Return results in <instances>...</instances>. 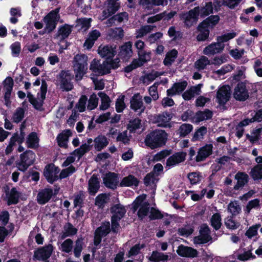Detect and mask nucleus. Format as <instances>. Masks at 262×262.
Returning a JSON list of instances; mask_svg holds the SVG:
<instances>
[{"label":"nucleus","instance_id":"nucleus-1","mask_svg":"<svg viewBox=\"0 0 262 262\" xmlns=\"http://www.w3.org/2000/svg\"><path fill=\"white\" fill-rule=\"evenodd\" d=\"M213 12V5L211 2L207 3L205 6L200 8L196 7L190 10L188 13L183 15V18L184 19V23L187 27L191 26L196 23L198 17H205Z\"/></svg>","mask_w":262,"mask_h":262},{"label":"nucleus","instance_id":"nucleus-2","mask_svg":"<svg viewBox=\"0 0 262 262\" xmlns=\"http://www.w3.org/2000/svg\"><path fill=\"white\" fill-rule=\"evenodd\" d=\"M167 137V135L164 130H155L146 136L145 143L150 148L154 149L165 144Z\"/></svg>","mask_w":262,"mask_h":262},{"label":"nucleus","instance_id":"nucleus-3","mask_svg":"<svg viewBox=\"0 0 262 262\" xmlns=\"http://www.w3.org/2000/svg\"><path fill=\"white\" fill-rule=\"evenodd\" d=\"M73 71L76 80H80L88 69V57L83 54H77L73 60Z\"/></svg>","mask_w":262,"mask_h":262},{"label":"nucleus","instance_id":"nucleus-4","mask_svg":"<svg viewBox=\"0 0 262 262\" xmlns=\"http://www.w3.org/2000/svg\"><path fill=\"white\" fill-rule=\"evenodd\" d=\"M36 156L34 152L29 150L20 155L19 160L16 162L18 169L22 171H26L32 165L35 160Z\"/></svg>","mask_w":262,"mask_h":262},{"label":"nucleus","instance_id":"nucleus-5","mask_svg":"<svg viewBox=\"0 0 262 262\" xmlns=\"http://www.w3.org/2000/svg\"><path fill=\"white\" fill-rule=\"evenodd\" d=\"M146 195L139 196L133 203V209L135 212L138 208V215L139 217L143 219L147 215L149 211V204L145 201Z\"/></svg>","mask_w":262,"mask_h":262},{"label":"nucleus","instance_id":"nucleus-6","mask_svg":"<svg viewBox=\"0 0 262 262\" xmlns=\"http://www.w3.org/2000/svg\"><path fill=\"white\" fill-rule=\"evenodd\" d=\"M112 216V229L114 232H117L119 229L118 221L124 215L126 210L120 204H117L111 208Z\"/></svg>","mask_w":262,"mask_h":262},{"label":"nucleus","instance_id":"nucleus-7","mask_svg":"<svg viewBox=\"0 0 262 262\" xmlns=\"http://www.w3.org/2000/svg\"><path fill=\"white\" fill-rule=\"evenodd\" d=\"M59 9H56L51 11L43 18V22L45 24V30L50 33L56 28L57 21L59 19Z\"/></svg>","mask_w":262,"mask_h":262},{"label":"nucleus","instance_id":"nucleus-8","mask_svg":"<svg viewBox=\"0 0 262 262\" xmlns=\"http://www.w3.org/2000/svg\"><path fill=\"white\" fill-rule=\"evenodd\" d=\"M139 59L134 60L130 64L125 68V72L128 73L138 67L143 66L150 59V53L138 51Z\"/></svg>","mask_w":262,"mask_h":262},{"label":"nucleus","instance_id":"nucleus-9","mask_svg":"<svg viewBox=\"0 0 262 262\" xmlns=\"http://www.w3.org/2000/svg\"><path fill=\"white\" fill-rule=\"evenodd\" d=\"M90 69L95 73L103 75L110 72L111 66L108 61L101 63L99 60L95 59L91 63Z\"/></svg>","mask_w":262,"mask_h":262},{"label":"nucleus","instance_id":"nucleus-10","mask_svg":"<svg viewBox=\"0 0 262 262\" xmlns=\"http://www.w3.org/2000/svg\"><path fill=\"white\" fill-rule=\"evenodd\" d=\"M47 91V85L46 82L43 81L42 82L40 87V93L38 94V99L36 100L33 96L30 93H28L27 97L30 103L36 109H39L42 106V101L46 98V95Z\"/></svg>","mask_w":262,"mask_h":262},{"label":"nucleus","instance_id":"nucleus-11","mask_svg":"<svg viewBox=\"0 0 262 262\" xmlns=\"http://www.w3.org/2000/svg\"><path fill=\"white\" fill-rule=\"evenodd\" d=\"M14 85L13 79L10 77H7L3 82V92L5 104L7 106L11 104V96Z\"/></svg>","mask_w":262,"mask_h":262},{"label":"nucleus","instance_id":"nucleus-12","mask_svg":"<svg viewBox=\"0 0 262 262\" xmlns=\"http://www.w3.org/2000/svg\"><path fill=\"white\" fill-rule=\"evenodd\" d=\"M211 239L209 227L206 225H203L200 230V235L194 238L193 242L195 244H201L206 243Z\"/></svg>","mask_w":262,"mask_h":262},{"label":"nucleus","instance_id":"nucleus-13","mask_svg":"<svg viewBox=\"0 0 262 262\" xmlns=\"http://www.w3.org/2000/svg\"><path fill=\"white\" fill-rule=\"evenodd\" d=\"M234 98L239 101H245L249 97V94L244 82H239L235 86L233 93Z\"/></svg>","mask_w":262,"mask_h":262},{"label":"nucleus","instance_id":"nucleus-14","mask_svg":"<svg viewBox=\"0 0 262 262\" xmlns=\"http://www.w3.org/2000/svg\"><path fill=\"white\" fill-rule=\"evenodd\" d=\"M230 91L229 85H224L219 89L216 94V101L220 104H224L229 100Z\"/></svg>","mask_w":262,"mask_h":262},{"label":"nucleus","instance_id":"nucleus-15","mask_svg":"<svg viewBox=\"0 0 262 262\" xmlns=\"http://www.w3.org/2000/svg\"><path fill=\"white\" fill-rule=\"evenodd\" d=\"M225 45L217 40L216 42L212 43L205 47L203 51L204 54L208 56L220 53L224 50Z\"/></svg>","mask_w":262,"mask_h":262},{"label":"nucleus","instance_id":"nucleus-16","mask_svg":"<svg viewBox=\"0 0 262 262\" xmlns=\"http://www.w3.org/2000/svg\"><path fill=\"white\" fill-rule=\"evenodd\" d=\"M103 181L104 184L106 187L114 189L117 188L119 178L116 173L108 172L104 176Z\"/></svg>","mask_w":262,"mask_h":262},{"label":"nucleus","instance_id":"nucleus-17","mask_svg":"<svg viewBox=\"0 0 262 262\" xmlns=\"http://www.w3.org/2000/svg\"><path fill=\"white\" fill-rule=\"evenodd\" d=\"M186 153L178 152L170 156L166 161V166L171 167L184 162L185 160Z\"/></svg>","mask_w":262,"mask_h":262},{"label":"nucleus","instance_id":"nucleus-18","mask_svg":"<svg viewBox=\"0 0 262 262\" xmlns=\"http://www.w3.org/2000/svg\"><path fill=\"white\" fill-rule=\"evenodd\" d=\"M59 171V169L54 165H48L46 166L43 173L48 181L52 183L57 179Z\"/></svg>","mask_w":262,"mask_h":262},{"label":"nucleus","instance_id":"nucleus-19","mask_svg":"<svg viewBox=\"0 0 262 262\" xmlns=\"http://www.w3.org/2000/svg\"><path fill=\"white\" fill-rule=\"evenodd\" d=\"M53 250L52 245L49 244L36 251L34 253V256L38 260H46L50 257Z\"/></svg>","mask_w":262,"mask_h":262},{"label":"nucleus","instance_id":"nucleus-20","mask_svg":"<svg viewBox=\"0 0 262 262\" xmlns=\"http://www.w3.org/2000/svg\"><path fill=\"white\" fill-rule=\"evenodd\" d=\"M172 117V114L167 112H163L159 114L156 117L155 122L158 125L161 127H170V121Z\"/></svg>","mask_w":262,"mask_h":262},{"label":"nucleus","instance_id":"nucleus-21","mask_svg":"<svg viewBox=\"0 0 262 262\" xmlns=\"http://www.w3.org/2000/svg\"><path fill=\"white\" fill-rule=\"evenodd\" d=\"M130 107L136 112H143L145 107L142 102V97L139 94H135L130 100Z\"/></svg>","mask_w":262,"mask_h":262},{"label":"nucleus","instance_id":"nucleus-22","mask_svg":"<svg viewBox=\"0 0 262 262\" xmlns=\"http://www.w3.org/2000/svg\"><path fill=\"white\" fill-rule=\"evenodd\" d=\"M177 253L181 256L187 257H195L197 256L196 250L191 247L180 245L177 250Z\"/></svg>","mask_w":262,"mask_h":262},{"label":"nucleus","instance_id":"nucleus-23","mask_svg":"<svg viewBox=\"0 0 262 262\" xmlns=\"http://www.w3.org/2000/svg\"><path fill=\"white\" fill-rule=\"evenodd\" d=\"M71 81L70 75L67 72H62L60 74V88L63 91H71L73 89V84Z\"/></svg>","mask_w":262,"mask_h":262},{"label":"nucleus","instance_id":"nucleus-24","mask_svg":"<svg viewBox=\"0 0 262 262\" xmlns=\"http://www.w3.org/2000/svg\"><path fill=\"white\" fill-rule=\"evenodd\" d=\"M139 180L135 176L129 174L125 177L121 181L119 185L120 187H137L139 185Z\"/></svg>","mask_w":262,"mask_h":262},{"label":"nucleus","instance_id":"nucleus-25","mask_svg":"<svg viewBox=\"0 0 262 262\" xmlns=\"http://www.w3.org/2000/svg\"><path fill=\"white\" fill-rule=\"evenodd\" d=\"M235 179L236 180V183L234 186V189L237 190L243 188L248 183L249 176L245 172L238 171L235 175Z\"/></svg>","mask_w":262,"mask_h":262},{"label":"nucleus","instance_id":"nucleus-26","mask_svg":"<svg viewBox=\"0 0 262 262\" xmlns=\"http://www.w3.org/2000/svg\"><path fill=\"white\" fill-rule=\"evenodd\" d=\"M72 136V132L70 129H66L58 134L56 138L58 145L62 148H67L69 138Z\"/></svg>","mask_w":262,"mask_h":262},{"label":"nucleus","instance_id":"nucleus-27","mask_svg":"<svg viewBox=\"0 0 262 262\" xmlns=\"http://www.w3.org/2000/svg\"><path fill=\"white\" fill-rule=\"evenodd\" d=\"M202 86V84H199L190 87L183 94V99L185 100H189L194 98L195 96L200 95L201 93Z\"/></svg>","mask_w":262,"mask_h":262},{"label":"nucleus","instance_id":"nucleus-28","mask_svg":"<svg viewBox=\"0 0 262 262\" xmlns=\"http://www.w3.org/2000/svg\"><path fill=\"white\" fill-rule=\"evenodd\" d=\"M187 85V82L186 81L175 83L170 89L167 90V95L172 96L179 94L185 89Z\"/></svg>","mask_w":262,"mask_h":262},{"label":"nucleus","instance_id":"nucleus-29","mask_svg":"<svg viewBox=\"0 0 262 262\" xmlns=\"http://www.w3.org/2000/svg\"><path fill=\"white\" fill-rule=\"evenodd\" d=\"M212 145L207 144L201 148L198 152V155L195 157V160L197 162L204 161L207 157L212 154Z\"/></svg>","mask_w":262,"mask_h":262},{"label":"nucleus","instance_id":"nucleus-30","mask_svg":"<svg viewBox=\"0 0 262 262\" xmlns=\"http://www.w3.org/2000/svg\"><path fill=\"white\" fill-rule=\"evenodd\" d=\"M157 0H140L139 4L141 5L148 14H155L158 12V9L154 8L156 6Z\"/></svg>","mask_w":262,"mask_h":262},{"label":"nucleus","instance_id":"nucleus-31","mask_svg":"<svg viewBox=\"0 0 262 262\" xmlns=\"http://www.w3.org/2000/svg\"><path fill=\"white\" fill-rule=\"evenodd\" d=\"M119 0H109L108 1L107 8L103 12L105 18L115 13L120 7Z\"/></svg>","mask_w":262,"mask_h":262},{"label":"nucleus","instance_id":"nucleus-32","mask_svg":"<svg viewBox=\"0 0 262 262\" xmlns=\"http://www.w3.org/2000/svg\"><path fill=\"white\" fill-rule=\"evenodd\" d=\"M98 52L101 57L107 59L113 57L117 52L115 47L110 46H100Z\"/></svg>","mask_w":262,"mask_h":262},{"label":"nucleus","instance_id":"nucleus-33","mask_svg":"<svg viewBox=\"0 0 262 262\" xmlns=\"http://www.w3.org/2000/svg\"><path fill=\"white\" fill-rule=\"evenodd\" d=\"M53 191L51 189H45L38 193L37 201L40 204H45L50 200Z\"/></svg>","mask_w":262,"mask_h":262},{"label":"nucleus","instance_id":"nucleus-34","mask_svg":"<svg viewBox=\"0 0 262 262\" xmlns=\"http://www.w3.org/2000/svg\"><path fill=\"white\" fill-rule=\"evenodd\" d=\"M6 196L8 205L16 204L18 202L20 194L16 188L13 187L6 193Z\"/></svg>","mask_w":262,"mask_h":262},{"label":"nucleus","instance_id":"nucleus-35","mask_svg":"<svg viewBox=\"0 0 262 262\" xmlns=\"http://www.w3.org/2000/svg\"><path fill=\"white\" fill-rule=\"evenodd\" d=\"M100 36L99 31L95 30L90 33L89 37L84 43V47L87 49H90L94 44L95 41Z\"/></svg>","mask_w":262,"mask_h":262},{"label":"nucleus","instance_id":"nucleus-36","mask_svg":"<svg viewBox=\"0 0 262 262\" xmlns=\"http://www.w3.org/2000/svg\"><path fill=\"white\" fill-rule=\"evenodd\" d=\"M212 112L208 110L197 112L193 117V122L196 123L210 119Z\"/></svg>","mask_w":262,"mask_h":262},{"label":"nucleus","instance_id":"nucleus-37","mask_svg":"<svg viewBox=\"0 0 262 262\" xmlns=\"http://www.w3.org/2000/svg\"><path fill=\"white\" fill-rule=\"evenodd\" d=\"M94 147L97 151H100L109 143L107 138L104 135H99L94 139Z\"/></svg>","mask_w":262,"mask_h":262},{"label":"nucleus","instance_id":"nucleus-38","mask_svg":"<svg viewBox=\"0 0 262 262\" xmlns=\"http://www.w3.org/2000/svg\"><path fill=\"white\" fill-rule=\"evenodd\" d=\"M158 181V174L150 172L147 174L144 178V184L146 186L155 190L156 184Z\"/></svg>","mask_w":262,"mask_h":262},{"label":"nucleus","instance_id":"nucleus-39","mask_svg":"<svg viewBox=\"0 0 262 262\" xmlns=\"http://www.w3.org/2000/svg\"><path fill=\"white\" fill-rule=\"evenodd\" d=\"M242 0H223L222 2L216 1L214 2V7H221L222 5L227 7L228 8L233 9L235 8L241 3Z\"/></svg>","mask_w":262,"mask_h":262},{"label":"nucleus","instance_id":"nucleus-40","mask_svg":"<svg viewBox=\"0 0 262 262\" xmlns=\"http://www.w3.org/2000/svg\"><path fill=\"white\" fill-rule=\"evenodd\" d=\"M92 139H89L86 142L83 143L80 148L76 149L73 152V154L77 156L79 159L85 152L90 150V145L92 143Z\"/></svg>","mask_w":262,"mask_h":262},{"label":"nucleus","instance_id":"nucleus-41","mask_svg":"<svg viewBox=\"0 0 262 262\" xmlns=\"http://www.w3.org/2000/svg\"><path fill=\"white\" fill-rule=\"evenodd\" d=\"M24 137L25 133L22 130L20 132V135L16 133L10 138L8 144L14 148L16 146L17 143L18 144H21L23 143Z\"/></svg>","mask_w":262,"mask_h":262},{"label":"nucleus","instance_id":"nucleus-42","mask_svg":"<svg viewBox=\"0 0 262 262\" xmlns=\"http://www.w3.org/2000/svg\"><path fill=\"white\" fill-rule=\"evenodd\" d=\"M26 144L28 148H35L38 146L39 138L36 133L32 132L30 133L26 140Z\"/></svg>","mask_w":262,"mask_h":262},{"label":"nucleus","instance_id":"nucleus-43","mask_svg":"<svg viewBox=\"0 0 262 262\" xmlns=\"http://www.w3.org/2000/svg\"><path fill=\"white\" fill-rule=\"evenodd\" d=\"M211 64V62L208 57L202 56L194 64V67L197 70L201 71L205 69L207 66Z\"/></svg>","mask_w":262,"mask_h":262},{"label":"nucleus","instance_id":"nucleus-44","mask_svg":"<svg viewBox=\"0 0 262 262\" xmlns=\"http://www.w3.org/2000/svg\"><path fill=\"white\" fill-rule=\"evenodd\" d=\"M132 47V44L130 41L126 42L122 46L120 51V56L124 59H127L131 57L133 54Z\"/></svg>","mask_w":262,"mask_h":262},{"label":"nucleus","instance_id":"nucleus-45","mask_svg":"<svg viewBox=\"0 0 262 262\" xmlns=\"http://www.w3.org/2000/svg\"><path fill=\"white\" fill-rule=\"evenodd\" d=\"M99 188V183L96 176L93 175L89 181V190L90 193L94 195Z\"/></svg>","mask_w":262,"mask_h":262},{"label":"nucleus","instance_id":"nucleus-46","mask_svg":"<svg viewBox=\"0 0 262 262\" xmlns=\"http://www.w3.org/2000/svg\"><path fill=\"white\" fill-rule=\"evenodd\" d=\"M98 95L101 99V104L99 106L100 110L105 111L110 106L111 100L110 97L102 92H99Z\"/></svg>","mask_w":262,"mask_h":262},{"label":"nucleus","instance_id":"nucleus-47","mask_svg":"<svg viewBox=\"0 0 262 262\" xmlns=\"http://www.w3.org/2000/svg\"><path fill=\"white\" fill-rule=\"evenodd\" d=\"M205 25V23H201L198 27V30L200 32L197 36V39L199 41H204L209 36V31L208 28Z\"/></svg>","mask_w":262,"mask_h":262},{"label":"nucleus","instance_id":"nucleus-48","mask_svg":"<svg viewBox=\"0 0 262 262\" xmlns=\"http://www.w3.org/2000/svg\"><path fill=\"white\" fill-rule=\"evenodd\" d=\"M73 248V242L72 239L68 238L61 243L59 246V249L62 252L69 253L71 252Z\"/></svg>","mask_w":262,"mask_h":262},{"label":"nucleus","instance_id":"nucleus-49","mask_svg":"<svg viewBox=\"0 0 262 262\" xmlns=\"http://www.w3.org/2000/svg\"><path fill=\"white\" fill-rule=\"evenodd\" d=\"M71 27L68 25H64L60 27L58 31L57 37L60 39H64L68 37L71 32Z\"/></svg>","mask_w":262,"mask_h":262},{"label":"nucleus","instance_id":"nucleus-50","mask_svg":"<svg viewBox=\"0 0 262 262\" xmlns=\"http://www.w3.org/2000/svg\"><path fill=\"white\" fill-rule=\"evenodd\" d=\"M128 19V14L126 12H122L114 15L107 21L106 24H112L117 21L118 23H122L127 20Z\"/></svg>","mask_w":262,"mask_h":262},{"label":"nucleus","instance_id":"nucleus-51","mask_svg":"<svg viewBox=\"0 0 262 262\" xmlns=\"http://www.w3.org/2000/svg\"><path fill=\"white\" fill-rule=\"evenodd\" d=\"M250 176L254 180L262 179V164L255 166L250 172Z\"/></svg>","mask_w":262,"mask_h":262},{"label":"nucleus","instance_id":"nucleus-52","mask_svg":"<svg viewBox=\"0 0 262 262\" xmlns=\"http://www.w3.org/2000/svg\"><path fill=\"white\" fill-rule=\"evenodd\" d=\"M155 27V26L152 25H145L142 26L140 29L136 31V37L141 38L143 37L144 36L146 35L147 33L151 32Z\"/></svg>","mask_w":262,"mask_h":262},{"label":"nucleus","instance_id":"nucleus-53","mask_svg":"<svg viewBox=\"0 0 262 262\" xmlns=\"http://www.w3.org/2000/svg\"><path fill=\"white\" fill-rule=\"evenodd\" d=\"M160 75L161 74L158 72L153 71L142 76V81L144 84L148 85Z\"/></svg>","mask_w":262,"mask_h":262},{"label":"nucleus","instance_id":"nucleus-54","mask_svg":"<svg viewBox=\"0 0 262 262\" xmlns=\"http://www.w3.org/2000/svg\"><path fill=\"white\" fill-rule=\"evenodd\" d=\"M77 231V230L72 224L68 223L64 227V230L61 237L62 238H64L66 237L75 235Z\"/></svg>","mask_w":262,"mask_h":262},{"label":"nucleus","instance_id":"nucleus-55","mask_svg":"<svg viewBox=\"0 0 262 262\" xmlns=\"http://www.w3.org/2000/svg\"><path fill=\"white\" fill-rule=\"evenodd\" d=\"M178 52L176 50H172L168 52L164 60V64L165 66H170L174 62L177 57Z\"/></svg>","mask_w":262,"mask_h":262},{"label":"nucleus","instance_id":"nucleus-56","mask_svg":"<svg viewBox=\"0 0 262 262\" xmlns=\"http://www.w3.org/2000/svg\"><path fill=\"white\" fill-rule=\"evenodd\" d=\"M108 35L115 39H121L124 36V32L121 28H116L115 29H111L108 32Z\"/></svg>","mask_w":262,"mask_h":262},{"label":"nucleus","instance_id":"nucleus-57","mask_svg":"<svg viewBox=\"0 0 262 262\" xmlns=\"http://www.w3.org/2000/svg\"><path fill=\"white\" fill-rule=\"evenodd\" d=\"M168 255L158 251H153L149 257V260L155 262H159L167 260Z\"/></svg>","mask_w":262,"mask_h":262},{"label":"nucleus","instance_id":"nucleus-58","mask_svg":"<svg viewBox=\"0 0 262 262\" xmlns=\"http://www.w3.org/2000/svg\"><path fill=\"white\" fill-rule=\"evenodd\" d=\"M91 18H81L77 20V25L81 30L86 31L91 27Z\"/></svg>","mask_w":262,"mask_h":262},{"label":"nucleus","instance_id":"nucleus-59","mask_svg":"<svg viewBox=\"0 0 262 262\" xmlns=\"http://www.w3.org/2000/svg\"><path fill=\"white\" fill-rule=\"evenodd\" d=\"M210 222L211 226L215 229L217 230L220 228L221 223V217L219 213L214 214L211 217Z\"/></svg>","mask_w":262,"mask_h":262},{"label":"nucleus","instance_id":"nucleus-60","mask_svg":"<svg viewBox=\"0 0 262 262\" xmlns=\"http://www.w3.org/2000/svg\"><path fill=\"white\" fill-rule=\"evenodd\" d=\"M234 68V65L228 64L223 66L220 69L215 71L213 73L214 74L217 75L219 76H221L232 71Z\"/></svg>","mask_w":262,"mask_h":262},{"label":"nucleus","instance_id":"nucleus-61","mask_svg":"<svg viewBox=\"0 0 262 262\" xmlns=\"http://www.w3.org/2000/svg\"><path fill=\"white\" fill-rule=\"evenodd\" d=\"M83 249V240L82 238H78L74 247V254L76 257H79Z\"/></svg>","mask_w":262,"mask_h":262},{"label":"nucleus","instance_id":"nucleus-62","mask_svg":"<svg viewBox=\"0 0 262 262\" xmlns=\"http://www.w3.org/2000/svg\"><path fill=\"white\" fill-rule=\"evenodd\" d=\"M206 192V190L203 189L199 193H196L193 191H187L186 193L187 195H190L191 199L194 201H198L201 200Z\"/></svg>","mask_w":262,"mask_h":262},{"label":"nucleus","instance_id":"nucleus-63","mask_svg":"<svg viewBox=\"0 0 262 262\" xmlns=\"http://www.w3.org/2000/svg\"><path fill=\"white\" fill-rule=\"evenodd\" d=\"M97 233L104 236L110 232V224L109 222L103 223L101 226L96 230Z\"/></svg>","mask_w":262,"mask_h":262},{"label":"nucleus","instance_id":"nucleus-64","mask_svg":"<svg viewBox=\"0 0 262 262\" xmlns=\"http://www.w3.org/2000/svg\"><path fill=\"white\" fill-rule=\"evenodd\" d=\"M228 209L232 215H236L241 211V207L237 202L233 201L229 204Z\"/></svg>","mask_w":262,"mask_h":262}]
</instances>
